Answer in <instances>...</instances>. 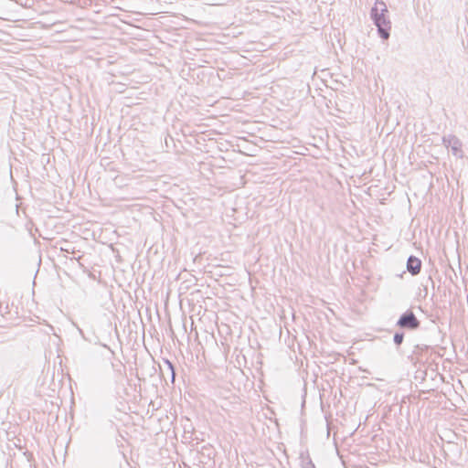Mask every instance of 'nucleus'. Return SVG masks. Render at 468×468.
Listing matches in <instances>:
<instances>
[{
    "mask_svg": "<svg viewBox=\"0 0 468 468\" xmlns=\"http://www.w3.org/2000/svg\"><path fill=\"white\" fill-rule=\"evenodd\" d=\"M428 348H429L428 346L417 345V346H414L413 354L414 355H419L420 353H421L424 350H427Z\"/></svg>",
    "mask_w": 468,
    "mask_h": 468,
    "instance_id": "0eeeda50",
    "label": "nucleus"
},
{
    "mask_svg": "<svg viewBox=\"0 0 468 468\" xmlns=\"http://www.w3.org/2000/svg\"><path fill=\"white\" fill-rule=\"evenodd\" d=\"M421 265H422L421 261L419 258H417L413 255H410L408 258L407 270L411 275H413V276L418 275L420 272Z\"/></svg>",
    "mask_w": 468,
    "mask_h": 468,
    "instance_id": "20e7f679",
    "label": "nucleus"
},
{
    "mask_svg": "<svg viewBox=\"0 0 468 468\" xmlns=\"http://www.w3.org/2000/svg\"><path fill=\"white\" fill-rule=\"evenodd\" d=\"M404 340V333L403 332H396L393 336V342L397 346H399Z\"/></svg>",
    "mask_w": 468,
    "mask_h": 468,
    "instance_id": "423d86ee",
    "label": "nucleus"
},
{
    "mask_svg": "<svg viewBox=\"0 0 468 468\" xmlns=\"http://www.w3.org/2000/svg\"><path fill=\"white\" fill-rule=\"evenodd\" d=\"M443 143L446 147H451L453 155L463 157L462 143L456 136L443 137Z\"/></svg>",
    "mask_w": 468,
    "mask_h": 468,
    "instance_id": "7ed1b4c3",
    "label": "nucleus"
},
{
    "mask_svg": "<svg viewBox=\"0 0 468 468\" xmlns=\"http://www.w3.org/2000/svg\"><path fill=\"white\" fill-rule=\"evenodd\" d=\"M428 281H430L432 284V287H434V282L431 276H429Z\"/></svg>",
    "mask_w": 468,
    "mask_h": 468,
    "instance_id": "6e6552de",
    "label": "nucleus"
},
{
    "mask_svg": "<svg viewBox=\"0 0 468 468\" xmlns=\"http://www.w3.org/2000/svg\"><path fill=\"white\" fill-rule=\"evenodd\" d=\"M370 18L378 28V36L383 39H388L391 30L389 11L383 0H376L370 10Z\"/></svg>",
    "mask_w": 468,
    "mask_h": 468,
    "instance_id": "f257e3e1",
    "label": "nucleus"
},
{
    "mask_svg": "<svg viewBox=\"0 0 468 468\" xmlns=\"http://www.w3.org/2000/svg\"><path fill=\"white\" fill-rule=\"evenodd\" d=\"M164 363L166 365V368L165 369L161 368V375L165 380H166V377L169 378L171 380V383L173 384L175 382V378H176L175 367L168 359H164Z\"/></svg>",
    "mask_w": 468,
    "mask_h": 468,
    "instance_id": "39448f33",
    "label": "nucleus"
},
{
    "mask_svg": "<svg viewBox=\"0 0 468 468\" xmlns=\"http://www.w3.org/2000/svg\"><path fill=\"white\" fill-rule=\"evenodd\" d=\"M396 325L400 329L414 331L420 326V321L416 317L414 313L409 309L399 316Z\"/></svg>",
    "mask_w": 468,
    "mask_h": 468,
    "instance_id": "f03ea898",
    "label": "nucleus"
}]
</instances>
